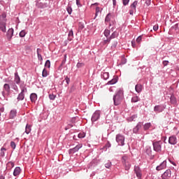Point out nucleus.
Returning <instances> with one entry per match:
<instances>
[{
	"mask_svg": "<svg viewBox=\"0 0 179 179\" xmlns=\"http://www.w3.org/2000/svg\"><path fill=\"white\" fill-rule=\"evenodd\" d=\"M2 19H6V13H3L1 14Z\"/></svg>",
	"mask_w": 179,
	"mask_h": 179,
	"instance_id": "e2e57ef3",
	"label": "nucleus"
},
{
	"mask_svg": "<svg viewBox=\"0 0 179 179\" xmlns=\"http://www.w3.org/2000/svg\"><path fill=\"white\" fill-rule=\"evenodd\" d=\"M56 97H57V95H55L54 94H49L50 100H55Z\"/></svg>",
	"mask_w": 179,
	"mask_h": 179,
	"instance_id": "37998d69",
	"label": "nucleus"
},
{
	"mask_svg": "<svg viewBox=\"0 0 179 179\" xmlns=\"http://www.w3.org/2000/svg\"><path fill=\"white\" fill-rule=\"evenodd\" d=\"M166 167H167V161L166 160L162 162L159 165H158L156 167V170H157V171H160L162 170H164V169H166Z\"/></svg>",
	"mask_w": 179,
	"mask_h": 179,
	"instance_id": "4468645a",
	"label": "nucleus"
},
{
	"mask_svg": "<svg viewBox=\"0 0 179 179\" xmlns=\"http://www.w3.org/2000/svg\"><path fill=\"white\" fill-rule=\"evenodd\" d=\"M10 93V84L6 83L3 86V91L1 92V94L3 97H6V94H9Z\"/></svg>",
	"mask_w": 179,
	"mask_h": 179,
	"instance_id": "6e6552de",
	"label": "nucleus"
},
{
	"mask_svg": "<svg viewBox=\"0 0 179 179\" xmlns=\"http://www.w3.org/2000/svg\"><path fill=\"white\" fill-rule=\"evenodd\" d=\"M3 111H5V108L3 107L0 108V112L3 113Z\"/></svg>",
	"mask_w": 179,
	"mask_h": 179,
	"instance_id": "69168bd1",
	"label": "nucleus"
},
{
	"mask_svg": "<svg viewBox=\"0 0 179 179\" xmlns=\"http://www.w3.org/2000/svg\"><path fill=\"white\" fill-rule=\"evenodd\" d=\"M117 82H118V80H117V78H113L107 83V85H115Z\"/></svg>",
	"mask_w": 179,
	"mask_h": 179,
	"instance_id": "7c9ffc66",
	"label": "nucleus"
},
{
	"mask_svg": "<svg viewBox=\"0 0 179 179\" xmlns=\"http://www.w3.org/2000/svg\"><path fill=\"white\" fill-rule=\"evenodd\" d=\"M138 6V1H134L131 5H130V10H129V15L131 16H134V13L136 12V6Z\"/></svg>",
	"mask_w": 179,
	"mask_h": 179,
	"instance_id": "9d476101",
	"label": "nucleus"
},
{
	"mask_svg": "<svg viewBox=\"0 0 179 179\" xmlns=\"http://www.w3.org/2000/svg\"><path fill=\"white\" fill-rule=\"evenodd\" d=\"M21 171H22V169H20V167L19 166L15 167L13 171L14 177H17V176L20 174Z\"/></svg>",
	"mask_w": 179,
	"mask_h": 179,
	"instance_id": "a211bd4d",
	"label": "nucleus"
},
{
	"mask_svg": "<svg viewBox=\"0 0 179 179\" xmlns=\"http://www.w3.org/2000/svg\"><path fill=\"white\" fill-rule=\"evenodd\" d=\"M111 20V13H108L105 18V22H110Z\"/></svg>",
	"mask_w": 179,
	"mask_h": 179,
	"instance_id": "ea45409f",
	"label": "nucleus"
},
{
	"mask_svg": "<svg viewBox=\"0 0 179 179\" xmlns=\"http://www.w3.org/2000/svg\"><path fill=\"white\" fill-rule=\"evenodd\" d=\"M150 127H152V123L150 122H147L143 125V129L144 131H148Z\"/></svg>",
	"mask_w": 179,
	"mask_h": 179,
	"instance_id": "bb28decb",
	"label": "nucleus"
},
{
	"mask_svg": "<svg viewBox=\"0 0 179 179\" xmlns=\"http://www.w3.org/2000/svg\"><path fill=\"white\" fill-rule=\"evenodd\" d=\"M38 51H41V49L37 48V50H36L38 59V61H43V56L41 55V54L40 52H38Z\"/></svg>",
	"mask_w": 179,
	"mask_h": 179,
	"instance_id": "c756f323",
	"label": "nucleus"
},
{
	"mask_svg": "<svg viewBox=\"0 0 179 179\" xmlns=\"http://www.w3.org/2000/svg\"><path fill=\"white\" fill-rule=\"evenodd\" d=\"M115 139L119 146H124L125 145V136H124V135L120 134H117Z\"/></svg>",
	"mask_w": 179,
	"mask_h": 179,
	"instance_id": "39448f33",
	"label": "nucleus"
},
{
	"mask_svg": "<svg viewBox=\"0 0 179 179\" xmlns=\"http://www.w3.org/2000/svg\"><path fill=\"white\" fill-rule=\"evenodd\" d=\"M168 142L169 145H177V136H176L175 135L169 136Z\"/></svg>",
	"mask_w": 179,
	"mask_h": 179,
	"instance_id": "dca6fc26",
	"label": "nucleus"
},
{
	"mask_svg": "<svg viewBox=\"0 0 179 179\" xmlns=\"http://www.w3.org/2000/svg\"><path fill=\"white\" fill-rule=\"evenodd\" d=\"M51 66V62L50 60H46L45 63V68H50Z\"/></svg>",
	"mask_w": 179,
	"mask_h": 179,
	"instance_id": "a19ab883",
	"label": "nucleus"
},
{
	"mask_svg": "<svg viewBox=\"0 0 179 179\" xmlns=\"http://www.w3.org/2000/svg\"><path fill=\"white\" fill-rule=\"evenodd\" d=\"M127 64V59L125 57L122 58L120 65H125Z\"/></svg>",
	"mask_w": 179,
	"mask_h": 179,
	"instance_id": "c03bdc74",
	"label": "nucleus"
},
{
	"mask_svg": "<svg viewBox=\"0 0 179 179\" xmlns=\"http://www.w3.org/2000/svg\"><path fill=\"white\" fill-rule=\"evenodd\" d=\"M124 6H127L129 3V0H122Z\"/></svg>",
	"mask_w": 179,
	"mask_h": 179,
	"instance_id": "603ef678",
	"label": "nucleus"
},
{
	"mask_svg": "<svg viewBox=\"0 0 179 179\" xmlns=\"http://www.w3.org/2000/svg\"><path fill=\"white\" fill-rule=\"evenodd\" d=\"M83 66H85V63L78 62L76 64V67L78 68V69L82 68Z\"/></svg>",
	"mask_w": 179,
	"mask_h": 179,
	"instance_id": "49530a36",
	"label": "nucleus"
},
{
	"mask_svg": "<svg viewBox=\"0 0 179 179\" xmlns=\"http://www.w3.org/2000/svg\"><path fill=\"white\" fill-rule=\"evenodd\" d=\"M103 148H106V149H107V148H111V143H110V142H108L107 143H106V145H105V147H103Z\"/></svg>",
	"mask_w": 179,
	"mask_h": 179,
	"instance_id": "bf43d9fd",
	"label": "nucleus"
},
{
	"mask_svg": "<svg viewBox=\"0 0 179 179\" xmlns=\"http://www.w3.org/2000/svg\"><path fill=\"white\" fill-rule=\"evenodd\" d=\"M86 136V133L85 132H80L78 134V138H79V139H83V138H85Z\"/></svg>",
	"mask_w": 179,
	"mask_h": 179,
	"instance_id": "c9c22d12",
	"label": "nucleus"
},
{
	"mask_svg": "<svg viewBox=\"0 0 179 179\" xmlns=\"http://www.w3.org/2000/svg\"><path fill=\"white\" fill-rule=\"evenodd\" d=\"M30 100L31 103H36L37 100V94L36 93H32L30 94Z\"/></svg>",
	"mask_w": 179,
	"mask_h": 179,
	"instance_id": "412c9836",
	"label": "nucleus"
},
{
	"mask_svg": "<svg viewBox=\"0 0 179 179\" xmlns=\"http://www.w3.org/2000/svg\"><path fill=\"white\" fill-rule=\"evenodd\" d=\"M141 41H142V36H139L136 38V42L139 44Z\"/></svg>",
	"mask_w": 179,
	"mask_h": 179,
	"instance_id": "5fc2aeb1",
	"label": "nucleus"
},
{
	"mask_svg": "<svg viewBox=\"0 0 179 179\" xmlns=\"http://www.w3.org/2000/svg\"><path fill=\"white\" fill-rule=\"evenodd\" d=\"M110 29H105L103 31V34L106 38H108L110 37Z\"/></svg>",
	"mask_w": 179,
	"mask_h": 179,
	"instance_id": "f704fd0d",
	"label": "nucleus"
},
{
	"mask_svg": "<svg viewBox=\"0 0 179 179\" xmlns=\"http://www.w3.org/2000/svg\"><path fill=\"white\" fill-rule=\"evenodd\" d=\"M122 100H124V90L120 88L113 95L114 106H120Z\"/></svg>",
	"mask_w": 179,
	"mask_h": 179,
	"instance_id": "f03ea898",
	"label": "nucleus"
},
{
	"mask_svg": "<svg viewBox=\"0 0 179 179\" xmlns=\"http://www.w3.org/2000/svg\"><path fill=\"white\" fill-rule=\"evenodd\" d=\"M138 101H141L139 96H135L131 98V103H138Z\"/></svg>",
	"mask_w": 179,
	"mask_h": 179,
	"instance_id": "cd10ccee",
	"label": "nucleus"
},
{
	"mask_svg": "<svg viewBox=\"0 0 179 179\" xmlns=\"http://www.w3.org/2000/svg\"><path fill=\"white\" fill-rule=\"evenodd\" d=\"M20 37H24L26 36V31L24 30H22L20 32Z\"/></svg>",
	"mask_w": 179,
	"mask_h": 179,
	"instance_id": "a18cd8bd",
	"label": "nucleus"
},
{
	"mask_svg": "<svg viewBox=\"0 0 179 179\" xmlns=\"http://www.w3.org/2000/svg\"><path fill=\"white\" fill-rule=\"evenodd\" d=\"M64 80L66 81L67 85H69V83H71V78H69V77L68 76L65 77Z\"/></svg>",
	"mask_w": 179,
	"mask_h": 179,
	"instance_id": "8fccbe9b",
	"label": "nucleus"
},
{
	"mask_svg": "<svg viewBox=\"0 0 179 179\" xmlns=\"http://www.w3.org/2000/svg\"><path fill=\"white\" fill-rule=\"evenodd\" d=\"M0 179H5V177L3 176V175L0 176Z\"/></svg>",
	"mask_w": 179,
	"mask_h": 179,
	"instance_id": "338daca9",
	"label": "nucleus"
},
{
	"mask_svg": "<svg viewBox=\"0 0 179 179\" xmlns=\"http://www.w3.org/2000/svg\"><path fill=\"white\" fill-rule=\"evenodd\" d=\"M166 110V105L160 104V105H157L154 107V111L155 113H163Z\"/></svg>",
	"mask_w": 179,
	"mask_h": 179,
	"instance_id": "9b49d317",
	"label": "nucleus"
},
{
	"mask_svg": "<svg viewBox=\"0 0 179 179\" xmlns=\"http://www.w3.org/2000/svg\"><path fill=\"white\" fill-rule=\"evenodd\" d=\"M76 5L78 8H82V4L80 3V0H76Z\"/></svg>",
	"mask_w": 179,
	"mask_h": 179,
	"instance_id": "3c124183",
	"label": "nucleus"
},
{
	"mask_svg": "<svg viewBox=\"0 0 179 179\" xmlns=\"http://www.w3.org/2000/svg\"><path fill=\"white\" fill-rule=\"evenodd\" d=\"M145 153L148 156H152V148L150 146H147L145 148Z\"/></svg>",
	"mask_w": 179,
	"mask_h": 179,
	"instance_id": "a878e982",
	"label": "nucleus"
},
{
	"mask_svg": "<svg viewBox=\"0 0 179 179\" xmlns=\"http://www.w3.org/2000/svg\"><path fill=\"white\" fill-rule=\"evenodd\" d=\"M118 36H120V33L117 31H114L108 38L106 39L103 38V44H107V43H110L113 38H117Z\"/></svg>",
	"mask_w": 179,
	"mask_h": 179,
	"instance_id": "0eeeda50",
	"label": "nucleus"
},
{
	"mask_svg": "<svg viewBox=\"0 0 179 179\" xmlns=\"http://www.w3.org/2000/svg\"><path fill=\"white\" fill-rule=\"evenodd\" d=\"M114 90H115V87H110L109 88V92H114Z\"/></svg>",
	"mask_w": 179,
	"mask_h": 179,
	"instance_id": "680f3d73",
	"label": "nucleus"
},
{
	"mask_svg": "<svg viewBox=\"0 0 179 179\" xmlns=\"http://www.w3.org/2000/svg\"><path fill=\"white\" fill-rule=\"evenodd\" d=\"M66 10H67L69 15H72L73 10H72V7L70 5L67 6Z\"/></svg>",
	"mask_w": 179,
	"mask_h": 179,
	"instance_id": "4c0bfd02",
	"label": "nucleus"
},
{
	"mask_svg": "<svg viewBox=\"0 0 179 179\" xmlns=\"http://www.w3.org/2000/svg\"><path fill=\"white\" fill-rule=\"evenodd\" d=\"M0 30H1L3 33H6V22H0Z\"/></svg>",
	"mask_w": 179,
	"mask_h": 179,
	"instance_id": "6ab92c4d",
	"label": "nucleus"
},
{
	"mask_svg": "<svg viewBox=\"0 0 179 179\" xmlns=\"http://www.w3.org/2000/svg\"><path fill=\"white\" fill-rule=\"evenodd\" d=\"M113 5L115 6L117 5V0H113Z\"/></svg>",
	"mask_w": 179,
	"mask_h": 179,
	"instance_id": "0e129e2a",
	"label": "nucleus"
},
{
	"mask_svg": "<svg viewBox=\"0 0 179 179\" xmlns=\"http://www.w3.org/2000/svg\"><path fill=\"white\" fill-rule=\"evenodd\" d=\"M17 115V110H16V109L11 110L9 114L10 120H13Z\"/></svg>",
	"mask_w": 179,
	"mask_h": 179,
	"instance_id": "f3484780",
	"label": "nucleus"
},
{
	"mask_svg": "<svg viewBox=\"0 0 179 179\" xmlns=\"http://www.w3.org/2000/svg\"><path fill=\"white\" fill-rule=\"evenodd\" d=\"M134 173L138 179H142V170H141V167L134 166Z\"/></svg>",
	"mask_w": 179,
	"mask_h": 179,
	"instance_id": "ddd939ff",
	"label": "nucleus"
},
{
	"mask_svg": "<svg viewBox=\"0 0 179 179\" xmlns=\"http://www.w3.org/2000/svg\"><path fill=\"white\" fill-rule=\"evenodd\" d=\"M101 78L103 80H107V79L110 78V73H108V72H104L101 74Z\"/></svg>",
	"mask_w": 179,
	"mask_h": 179,
	"instance_id": "b1692460",
	"label": "nucleus"
},
{
	"mask_svg": "<svg viewBox=\"0 0 179 179\" xmlns=\"http://www.w3.org/2000/svg\"><path fill=\"white\" fill-rule=\"evenodd\" d=\"M7 167L8 169H10V170H12V169H13V167H15V162L10 161V162H8L7 163Z\"/></svg>",
	"mask_w": 179,
	"mask_h": 179,
	"instance_id": "c85d7f7f",
	"label": "nucleus"
},
{
	"mask_svg": "<svg viewBox=\"0 0 179 179\" xmlns=\"http://www.w3.org/2000/svg\"><path fill=\"white\" fill-rule=\"evenodd\" d=\"M101 10H103V8L101 9L100 7H96L95 16L97 17V15H99V13H100V12H101Z\"/></svg>",
	"mask_w": 179,
	"mask_h": 179,
	"instance_id": "79ce46f5",
	"label": "nucleus"
},
{
	"mask_svg": "<svg viewBox=\"0 0 179 179\" xmlns=\"http://www.w3.org/2000/svg\"><path fill=\"white\" fill-rule=\"evenodd\" d=\"M83 145L82 144H78L73 148H71L69 150V155H73V153H76V152H79L80 149H82Z\"/></svg>",
	"mask_w": 179,
	"mask_h": 179,
	"instance_id": "f8f14e48",
	"label": "nucleus"
},
{
	"mask_svg": "<svg viewBox=\"0 0 179 179\" xmlns=\"http://www.w3.org/2000/svg\"><path fill=\"white\" fill-rule=\"evenodd\" d=\"M143 89V87L141 84H137L135 86V90H136V93H141V92H142Z\"/></svg>",
	"mask_w": 179,
	"mask_h": 179,
	"instance_id": "aec40b11",
	"label": "nucleus"
},
{
	"mask_svg": "<svg viewBox=\"0 0 179 179\" xmlns=\"http://www.w3.org/2000/svg\"><path fill=\"white\" fill-rule=\"evenodd\" d=\"M13 33H15V30L13 29V28H10L8 30L6 33V37L8 41H10V40H12V38L13 37Z\"/></svg>",
	"mask_w": 179,
	"mask_h": 179,
	"instance_id": "2eb2a0df",
	"label": "nucleus"
},
{
	"mask_svg": "<svg viewBox=\"0 0 179 179\" xmlns=\"http://www.w3.org/2000/svg\"><path fill=\"white\" fill-rule=\"evenodd\" d=\"M138 118V115H133L129 117H127V120L128 122H132V121H135Z\"/></svg>",
	"mask_w": 179,
	"mask_h": 179,
	"instance_id": "4be33fe9",
	"label": "nucleus"
},
{
	"mask_svg": "<svg viewBox=\"0 0 179 179\" xmlns=\"http://www.w3.org/2000/svg\"><path fill=\"white\" fill-rule=\"evenodd\" d=\"M153 150L157 153H162V149L163 148V141H157L152 142Z\"/></svg>",
	"mask_w": 179,
	"mask_h": 179,
	"instance_id": "20e7f679",
	"label": "nucleus"
},
{
	"mask_svg": "<svg viewBox=\"0 0 179 179\" xmlns=\"http://www.w3.org/2000/svg\"><path fill=\"white\" fill-rule=\"evenodd\" d=\"M150 3H152V0H146L145 1V4L147 5V6H149L150 5Z\"/></svg>",
	"mask_w": 179,
	"mask_h": 179,
	"instance_id": "6e6d98bb",
	"label": "nucleus"
},
{
	"mask_svg": "<svg viewBox=\"0 0 179 179\" xmlns=\"http://www.w3.org/2000/svg\"><path fill=\"white\" fill-rule=\"evenodd\" d=\"M118 45V42L117 41H114L113 43L112 44L110 48L111 50H115V48H117V45Z\"/></svg>",
	"mask_w": 179,
	"mask_h": 179,
	"instance_id": "58836bf2",
	"label": "nucleus"
},
{
	"mask_svg": "<svg viewBox=\"0 0 179 179\" xmlns=\"http://www.w3.org/2000/svg\"><path fill=\"white\" fill-rule=\"evenodd\" d=\"M30 132H31V126L29 125V124H27L25 127V134H27V135H29Z\"/></svg>",
	"mask_w": 179,
	"mask_h": 179,
	"instance_id": "393cba45",
	"label": "nucleus"
},
{
	"mask_svg": "<svg viewBox=\"0 0 179 179\" xmlns=\"http://www.w3.org/2000/svg\"><path fill=\"white\" fill-rule=\"evenodd\" d=\"M10 146L12 148V149H16V143H15V141H11L10 142Z\"/></svg>",
	"mask_w": 179,
	"mask_h": 179,
	"instance_id": "09e8293b",
	"label": "nucleus"
},
{
	"mask_svg": "<svg viewBox=\"0 0 179 179\" xmlns=\"http://www.w3.org/2000/svg\"><path fill=\"white\" fill-rule=\"evenodd\" d=\"M10 85V87H11V89H13V90L17 92L19 90V87H17V85H19L20 89V85H26V83H24V81H22L20 79L19 73H17V71H15L14 73V80L11 81Z\"/></svg>",
	"mask_w": 179,
	"mask_h": 179,
	"instance_id": "f257e3e1",
	"label": "nucleus"
},
{
	"mask_svg": "<svg viewBox=\"0 0 179 179\" xmlns=\"http://www.w3.org/2000/svg\"><path fill=\"white\" fill-rule=\"evenodd\" d=\"M20 90L21 92L18 94L17 97V101H23L24 100V93H27V87H26V84L20 85Z\"/></svg>",
	"mask_w": 179,
	"mask_h": 179,
	"instance_id": "7ed1b4c3",
	"label": "nucleus"
},
{
	"mask_svg": "<svg viewBox=\"0 0 179 179\" xmlns=\"http://www.w3.org/2000/svg\"><path fill=\"white\" fill-rule=\"evenodd\" d=\"M64 60L66 61V55H64Z\"/></svg>",
	"mask_w": 179,
	"mask_h": 179,
	"instance_id": "774afa93",
	"label": "nucleus"
},
{
	"mask_svg": "<svg viewBox=\"0 0 179 179\" xmlns=\"http://www.w3.org/2000/svg\"><path fill=\"white\" fill-rule=\"evenodd\" d=\"M42 76L43 78H47L48 76V71H47V69H45V68L43 69Z\"/></svg>",
	"mask_w": 179,
	"mask_h": 179,
	"instance_id": "473e14b6",
	"label": "nucleus"
},
{
	"mask_svg": "<svg viewBox=\"0 0 179 179\" xmlns=\"http://www.w3.org/2000/svg\"><path fill=\"white\" fill-rule=\"evenodd\" d=\"M122 163L124 166L125 170L128 171L131 169V163H129V158L127 156L122 157Z\"/></svg>",
	"mask_w": 179,
	"mask_h": 179,
	"instance_id": "423d86ee",
	"label": "nucleus"
},
{
	"mask_svg": "<svg viewBox=\"0 0 179 179\" xmlns=\"http://www.w3.org/2000/svg\"><path fill=\"white\" fill-rule=\"evenodd\" d=\"M111 162L108 161L106 164H105V167L106 169H110V167H111Z\"/></svg>",
	"mask_w": 179,
	"mask_h": 179,
	"instance_id": "de8ad7c7",
	"label": "nucleus"
},
{
	"mask_svg": "<svg viewBox=\"0 0 179 179\" xmlns=\"http://www.w3.org/2000/svg\"><path fill=\"white\" fill-rule=\"evenodd\" d=\"M157 30H159V25L158 24H155L153 26V31H157Z\"/></svg>",
	"mask_w": 179,
	"mask_h": 179,
	"instance_id": "864d4df0",
	"label": "nucleus"
},
{
	"mask_svg": "<svg viewBox=\"0 0 179 179\" xmlns=\"http://www.w3.org/2000/svg\"><path fill=\"white\" fill-rule=\"evenodd\" d=\"M131 46L133 47V48H135V47H136V42H135V41H131Z\"/></svg>",
	"mask_w": 179,
	"mask_h": 179,
	"instance_id": "4d7b16f0",
	"label": "nucleus"
},
{
	"mask_svg": "<svg viewBox=\"0 0 179 179\" xmlns=\"http://www.w3.org/2000/svg\"><path fill=\"white\" fill-rule=\"evenodd\" d=\"M139 131L136 127L133 129V134H138Z\"/></svg>",
	"mask_w": 179,
	"mask_h": 179,
	"instance_id": "052dcab7",
	"label": "nucleus"
},
{
	"mask_svg": "<svg viewBox=\"0 0 179 179\" xmlns=\"http://www.w3.org/2000/svg\"><path fill=\"white\" fill-rule=\"evenodd\" d=\"M162 64L164 66H167V65H169V61L167 60L163 61Z\"/></svg>",
	"mask_w": 179,
	"mask_h": 179,
	"instance_id": "13d9d810",
	"label": "nucleus"
},
{
	"mask_svg": "<svg viewBox=\"0 0 179 179\" xmlns=\"http://www.w3.org/2000/svg\"><path fill=\"white\" fill-rule=\"evenodd\" d=\"M6 151V148L4 147H2L1 148V152H0V156L1 157H5V152Z\"/></svg>",
	"mask_w": 179,
	"mask_h": 179,
	"instance_id": "2f4dec72",
	"label": "nucleus"
},
{
	"mask_svg": "<svg viewBox=\"0 0 179 179\" xmlns=\"http://www.w3.org/2000/svg\"><path fill=\"white\" fill-rule=\"evenodd\" d=\"M101 114V112L100 110H96L91 117L92 122H96V121H99L100 120V115Z\"/></svg>",
	"mask_w": 179,
	"mask_h": 179,
	"instance_id": "1a4fd4ad",
	"label": "nucleus"
},
{
	"mask_svg": "<svg viewBox=\"0 0 179 179\" xmlns=\"http://www.w3.org/2000/svg\"><path fill=\"white\" fill-rule=\"evenodd\" d=\"M170 100L171 104H176V103H177V99H176V96H174V95L171 96Z\"/></svg>",
	"mask_w": 179,
	"mask_h": 179,
	"instance_id": "72a5a7b5",
	"label": "nucleus"
},
{
	"mask_svg": "<svg viewBox=\"0 0 179 179\" xmlns=\"http://www.w3.org/2000/svg\"><path fill=\"white\" fill-rule=\"evenodd\" d=\"M142 125H143V122H139L138 123H137L135 127L137 129L138 131H139V129L142 128Z\"/></svg>",
	"mask_w": 179,
	"mask_h": 179,
	"instance_id": "e433bc0d",
	"label": "nucleus"
},
{
	"mask_svg": "<svg viewBox=\"0 0 179 179\" xmlns=\"http://www.w3.org/2000/svg\"><path fill=\"white\" fill-rule=\"evenodd\" d=\"M67 40L69 41H72V40H73V31L72 29L69 32Z\"/></svg>",
	"mask_w": 179,
	"mask_h": 179,
	"instance_id": "5701e85b",
	"label": "nucleus"
}]
</instances>
